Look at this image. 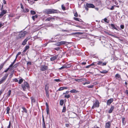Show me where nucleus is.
<instances>
[{"mask_svg":"<svg viewBox=\"0 0 128 128\" xmlns=\"http://www.w3.org/2000/svg\"><path fill=\"white\" fill-rule=\"evenodd\" d=\"M13 74V72L12 73V74H10V76H9V78H11L12 77V74Z\"/></svg>","mask_w":128,"mask_h":128,"instance_id":"nucleus-57","label":"nucleus"},{"mask_svg":"<svg viewBox=\"0 0 128 128\" xmlns=\"http://www.w3.org/2000/svg\"><path fill=\"white\" fill-rule=\"evenodd\" d=\"M64 103V100H60V104L62 106L63 105Z\"/></svg>","mask_w":128,"mask_h":128,"instance_id":"nucleus-27","label":"nucleus"},{"mask_svg":"<svg viewBox=\"0 0 128 128\" xmlns=\"http://www.w3.org/2000/svg\"><path fill=\"white\" fill-rule=\"evenodd\" d=\"M67 68V66H65V65H64L62 66V67H61L59 69V70H62L63 69H64V68Z\"/></svg>","mask_w":128,"mask_h":128,"instance_id":"nucleus-28","label":"nucleus"},{"mask_svg":"<svg viewBox=\"0 0 128 128\" xmlns=\"http://www.w3.org/2000/svg\"><path fill=\"white\" fill-rule=\"evenodd\" d=\"M86 6L88 8H94L95 7L92 4L86 3Z\"/></svg>","mask_w":128,"mask_h":128,"instance_id":"nucleus-8","label":"nucleus"},{"mask_svg":"<svg viewBox=\"0 0 128 128\" xmlns=\"http://www.w3.org/2000/svg\"><path fill=\"white\" fill-rule=\"evenodd\" d=\"M125 93L127 95H128V90H126Z\"/></svg>","mask_w":128,"mask_h":128,"instance_id":"nucleus-61","label":"nucleus"},{"mask_svg":"<svg viewBox=\"0 0 128 128\" xmlns=\"http://www.w3.org/2000/svg\"><path fill=\"white\" fill-rule=\"evenodd\" d=\"M115 77L118 79L121 78L120 76L118 74H116L115 75Z\"/></svg>","mask_w":128,"mask_h":128,"instance_id":"nucleus-23","label":"nucleus"},{"mask_svg":"<svg viewBox=\"0 0 128 128\" xmlns=\"http://www.w3.org/2000/svg\"><path fill=\"white\" fill-rule=\"evenodd\" d=\"M94 86V85H92L90 86H87V87L88 88H92Z\"/></svg>","mask_w":128,"mask_h":128,"instance_id":"nucleus-49","label":"nucleus"},{"mask_svg":"<svg viewBox=\"0 0 128 128\" xmlns=\"http://www.w3.org/2000/svg\"><path fill=\"white\" fill-rule=\"evenodd\" d=\"M102 62L100 61H98L97 63V64L98 65H100L102 66Z\"/></svg>","mask_w":128,"mask_h":128,"instance_id":"nucleus-36","label":"nucleus"},{"mask_svg":"<svg viewBox=\"0 0 128 128\" xmlns=\"http://www.w3.org/2000/svg\"><path fill=\"white\" fill-rule=\"evenodd\" d=\"M19 63H17L16 64L13 66V67L14 68H16V67L18 66L19 65Z\"/></svg>","mask_w":128,"mask_h":128,"instance_id":"nucleus-37","label":"nucleus"},{"mask_svg":"<svg viewBox=\"0 0 128 128\" xmlns=\"http://www.w3.org/2000/svg\"><path fill=\"white\" fill-rule=\"evenodd\" d=\"M2 11L1 14H0V18H1L2 16L5 14H6L7 12V10H1Z\"/></svg>","mask_w":128,"mask_h":128,"instance_id":"nucleus-6","label":"nucleus"},{"mask_svg":"<svg viewBox=\"0 0 128 128\" xmlns=\"http://www.w3.org/2000/svg\"><path fill=\"white\" fill-rule=\"evenodd\" d=\"M69 92V91H67L66 92H64L63 93V94H68Z\"/></svg>","mask_w":128,"mask_h":128,"instance_id":"nucleus-54","label":"nucleus"},{"mask_svg":"<svg viewBox=\"0 0 128 128\" xmlns=\"http://www.w3.org/2000/svg\"><path fill=\"white\" fill-rule=\"evenodd\" d=\"M86 80V78H80V82L85 81Z\"/></svg>","mask_w":128,"mask_h":128,"instance_id":"nucleus-38","label":"nucleus"},{"mask_svg":"<svg viewBox=\"0 0 128 128\" xmlns=\"http://www.w3.org/2000/svg\"><path fill=\"white\" fill-rule=\"evenodd\" d=\"M114 99L113 98H110V99L108 100L107 102V104L108 105H110L113 102Z\"/></svg>","mask_w":128,"mask_h":128,"instance_id":"nucleus-7","label":"nucleus"},{"mask_svg":"<svg viewBox=\"0 0 128 128\" xmlns=\"http://www.w3.org/2000/svg\"><path fill=\"white\" fill-rule=\"evenodd\" d=\"M99 106V101L98 100H96L95 102L94 103L93 105L92 106V108L94 109L95 107H98Z\"/></svg>","mask_w":128,"mask_h":128,"instance_id":"nucleus-3","label":"nucleus"},{"mask_svg":"<svg viewBox=\"0 0 128 128\" xmlns=\"http://www.w3.org/2000/svg\"><path fill=\"white\" fill-rule=\"evenodd\" d=\"M26 33V31L21 32L18 35V36L20 38L24 37Z\"/></svg>","mask_w":128,"mask_h":128,"instance_id":"nucleus-5","label":"nucleus"},{"mask_svg":"<svg viewBox=\"0 0 128 128\" xmlns=\"http://www.w3.org/2000/svg\"><path fill=\"white\" fill-rule=\"evenodd\" d=\"M111 27V28L112 29H114L115 30H118L116 28V27L115 25L113 24H112L110 25Z\"/></svg>","mask_w":128,"mask_h":128,"instance_id":"nucleus-13","label":"nucleus"},{"mask_svg":"<svg viewBox=\"0 0 128 128\" xmlns=\"http://www.w3.org/2000/svg\"><path fill=\"white\" fill-rule=\"evenodd\" d=\"M30 13L32 15H34L36 14V12L34 10H31L30 11Z\"/></svg>","mask_w":128,"mask_h":128,"instance_id":"nucleus-32","label":"nucleus"},{"mask_svg":"<svg viewBox=\"0 0 128 128\" xmlns=\"http://www.w3.org/2000/svg\"><path fill=\"white\" fill-rule=\"evenodd\" d=\"M104 21L105 22L107 23H108L109 22V21L107 20V19L106 18H105L104 19Z\"/></svg>","mask_w":128,"mask_h":128,"instance_id":"nucleus-44","label":"nucleus"},{"mask_svg":"<svg viewBox=\"0 0 128 128\" xmlns=\"http://www.w3.org/2000/svg\"><path fill=\"white\" fill-rule=\"evenodd\" d=\"M13 81L15 82H18V80L16 78L13 79Z\"/></svg>","mask_w":128,"mask_h":128,"instance_id":"nucleus-47","label":"nucleus"},{"mask_svg":"<svg viewBox=\"0 0 128 128\" xmlns=\"http://www.w3.org/2000/svg\"><path fill=\"white\" fill-rule=\"evenodd\" d=\"M110 126L111 122H108L106 124L105 128H110Z\"/></svg>","mask_w":128,"mask_h":128,"instance_id":"nucleus-9","label":"nucleus"},{"mask_svg":"<svg viewBox=\"0 0 128 128\" xmlns=\"http://www.w3.org/2000/svg\"><path fill=\"white\" fill-rule=\"evenodd\" d=\"M114 6H112L110 9L111 10H114Z\"/></svg>","mask_w":128,"mask_h":128,"instance_id":"nucleus-63","label":"nucleus"},{"mask_svg":"<svg viewBox=\"0 0 128 128\" xmlns=\"http://www.w3.org/2000/svg\"><path fill=\"white\" fill-rule=\"evenodd\" d=\"M23 79L22 78H21L19 80V82H18V83L19 84H21L22 82H23Z\"/></svg>","mask_w":128,"mask_h":128,"instance_id":"nucleus-35","label":"nucleus"},{"mask_svg":"<svg viewBox=\"0 0 128 128\" xmlns=\"http://www.w3.org/2000/svg\"><path fill=\"white\" fill-rule=\"evenodd\" d=\"M27 41L25 39L23 41L22 44L23 45H25Z\"/></svg>","mask_w":128,"mask_h":128,"instance_id":"nucleus-26","label":"nucleus"},{"mask_svg":"<svg viewBox=\"0 0 128 128\" xmlns=\"http://www.w3.org/2000/svg\"><path fill=\"white\" fill-rule=\"evenodd\" d=\"M22 87L23 88V90L24 91H25L26 90V88L25 85L24 84H22Z\"/></svg>","mask_w":128,"mask_h":128,"instance_id":"nucleus-22","label":"nucleus"},{"mask_svg":"<svg viewBox=\"0 0 128 128\" xmlns=\"http://www.w3.org/2000/svg\"><path fill=\"white\" fill-rule=\"evenodd\" d=\"M62 9L63 10H66L64 6L63 5H62Z\"/></svg>","mask_w":128,"mask_h":128,"instance_id":"nucleus-42","label":"nucleus"},{"mask_svg":"<svg viewBox=\"0 0 128 128\" xmlns=\"http://www.w3.org/2000/svg\"><path fill=\"white\" fill-rule=\"evenodd\" d=\"M74 16L76 17H77L78 16V13L76 12V13L74 14Z\"/></svg>","mask_w":128,"mask_h":128,"instance_id":"nucleus-59","label":"nucleus"},{"mask_svg":"<svg viewBox=\"0 0 128 128\" xmlns=\"http://www.w3.org/2000/svg\"><path fill=\"white\" fill-rule=\"evenodd\" d=\"M58 10L54 9H48L45 10L44 12L45 13L48 14H54L58 12Z\"/></svg>","mask_w":128,"mask_h":128,"instance_id":"nucleus-1","label":"nucleus"},{"mask_svg":"<svg viewBox=\"0 0 128 128\" xmlns=\"http://www.w3.org/2000/svg\"><path fill=\"white\" fill-rule=\"evenodd\" d=\"M74 19L78 21H79L81 22V20H82L79 18H74Z\"/></svg>","mask_w":128,"mask_h":128,"instance_id":"nucleus-21","label":"nucleus"},{"mask_svg":"<svg viewBox=\"0 0 128 128\" xmlns=\"http://www.w3.org/2000/svg\"><path fill=\"white\" fill-rule=\"evenodd\" d=\"M125 118H122V122L123 124L124 125H125L126 123V121L125 120Z\"/></svg>","mask_w":128,"mask_h":128,"instance_id":"nucleus-15","label":"nucleus"},{"mask_svg":"<svg viewBox=\"0 0 128 128\" xmlns=\"http://www.w3.org/2000/svg\"><path fill=\"white\" fill-rule=\"evenodd\" d=\"M8 74H6L2 78V79L0 81V84H2L5 81L6 79L7 78L8 76Z\"/></svg>","mask_w":128,"mask_h":128,"instance_id":"nucleus-2","label":"nucleus"},{"mask_svg":"<svg viewBox=\"0 0 128 128\" xmlns=\"http://www.w3.org/2000/svg\"><path fill=\"white\" fill-rule=\"evenodd\" d=\"M100 72L101 73L105 74L108 72V71L106 70H104L102 71H100Z\"/></svg>","mask_w":128,"mask_h":128,"instance_id":"nucleus-24","label":"nucleus"},{"mask_svg":"<svg viewBox=\"0 0 128 128\" xmlns=\"http://www.w3.org/2000/svg\"><path fill=\"white\" fill-rule=\"evenodd\" d=\"M9 69H10V68H8L4 71V72H7V71H8V70Z\"/></svg>","mask_w":128,"mask_h":128,"instance_id":"nucleus-62","label":"nucleus"},{"mask_svg":"<svg viewBox=\"0 0 128 128\" xmlns=\"http://www.w3.org/2000/svg\"><path fill=\"white\" fill-rule=\"evenodd\" d=\"M107 62H102V66H104L106 65Z\"/></svg>","mask_w":128,"mask_h":128,"instance_id":"nucleus-41","label":"nucleus"},{"mask_svg":"<svg viewBox=\"0 0 128 128\" xmlns=\"http://www.w3.org/2000/svg\"><path fill=\"white\" fill-rule=\"evenodd\" d=\"M73 34H82V33L80 32H76V33H73Z\"/></svg>","mask_w":128,"mask_h":128,"instance_id":"nucleus-56","label":"nucleus"},{"mask_svg":"<svg viewBox=\"0 0 128 128\" xmlns=\"http://www.w3.org/2000/svg\"><path fill=\"white\" fill-rule=\"evenodd\" d=\"M55 45L56 46H60L61 45L60 42H58L56 43Z\"/></svg>","mask_w":128,"mask_h":128,"instance_id":"nucleus-33","label":"nucleus"},{"mask_svg":"<svg viewBox=\"0 0 128 128\" xmlns=\"http://www.w3.org/2000/svg\"><path fill=\"white\" fill-rule=\"evenodd\" d=\"M22 108L23 109V111L24 112H26V108H25L24 107H23ZM22 112H23V111H22Z\"/></svg>","mask_w":128,"mask_h":128,"instance_id":"nucleus-46","label":"nucleus"},{"mask_svg":"<svg viewBox=\"0 0 128 128\" xmlns=\"http://www.w3.org/2000/svg\"><path fill=\"white\" fill-rule=\"evenodd\" d=\"M10 110V108L9 107H8L6 108V112H9Z\"/></svg>","mask_w":128,"mask_h":128,"instance_id":"nucleus-50","label":"nucleus"},{"mask_svg":"<svg viewBox=\"0 0 128 128\" xmlns=\"http://www.w3.org/2000/svg\"><path fill=\"white\" fill-rule=\"evenodd\" d=\"M10 124H11V122H10V121L9 122V124L8 125V126L7 127V128H10Z\"/></svg>","mask_w":128,"mask_h":128,"instance_id":"nucleus-58","label":"nucleus"},{"mask_svg":"<svg viewBox=\"0 0 128 128\" xmlns=\"http://www.w3.org/2000/svg\"><path fill=\"white\" fill-rule=\"evenodd\" d=\"M11 92V90H9L8 91V95H7V96L8 97H9L10 96V94Z\"/></svg>","mask_w":128,"mask_h":128,"instance_id":"nucleus-29","label":"nucleus"},{"mask_svg":"<svg viewBox=\"0 0 128 128\" xmlns=\"http://www.w3.org/2000/svg\"><path fill=\"white\" fill-rule=\"evenodd\" d=\"M42 126L45 125V124L44 120L42 121Z\"/></svg>","mask_w":128,"mask_h":128,"instance_id":"nucleus-64","label":"nucleus"},{"mask_svg":"<svg viewBox=\"0 0 128 128\" xmlns=\"http://www.w3.org/2000/svg\"><path fill=\"white\" fill-rule=\"evenodd\" d=\"M49 85L48 84H47L45 86V91L48 90Z\"/></svg>","mask_w":128,"mask_h":128,"instance_id":"nucleus-12","label":"nucleus"},{"mask_svg":"<svg viewBox=\"0 0 128 128\" xmlns=\"http://www.w3.org/2000/svg\"><path fill=\"white\" fill-rule=\"evenodd\" d=\"M29 48V46H26L25 47V49L26 50H27Z\"/></svg>","mask_w":128,"mask_h":128,"instance_id":"nucleus-55","label":"nucleus"},{"mask_svg":"<svg viewBox=\"0 0 128 128\" xmlns=\"http://www.w3.org/2000/svg\"><path fill=\"white\" fill-rule=\"evenodd\" d=\"M48 69V67L45 65H42L40 67V70L42 71H44Z\"/></svg>","mask_w":128,"mask_h":128,"instance_id":"nucleus-4","label":"nucleus"},{"mask_svg":"<svg viewBox=\"0 0 128 128\" xmlns=\"http://www.w3.org/2000/svg\"><path fill=\"white\" fill-rule=\"evenodd\" d=\"M46 96L47 98H48L49 97V92L48 90L46 91Z\"/></svg>","mask_w":128,"mask_h":128,"instance_id":"nucleus-25","label":"nucleus"},{"mask_svg":"<svg viewBox=\"0 0 128 128\" xmlns=\"http://www.w3.org/2000/svg\"><path fill=\"white\" fill-rule=\"evenodd\" d=\"M60 44L61 45L63 44H66V43H67V42L64 41H62L60 42Z\"/></svg>","mask_w":128,"mask_h":128,"instance_id":"nucleus-31","label":"nucleus"},{"mask_svg":"<svg viewBox=\"0 0 128 128\" xmlns=\"http://www.w3.org/2000/svg\"><path fill=\"white\" fill-rule=\"evenodd\" d=\"M58 55H56L51 57L50 58V60L51 61H53L56 60L58 57Z\"/></svg>","mask_w":128,"mask_h":128,"instance_id":"nucleus-10","label":"nucleus"},{"mask_svg":"<svg viewBox=\"0 0 128 128\" xmlns=\"http://www.w3.org/2000/svg\"><path fill=\"white\" fill-rule=\"evenodd\" d=\"M23 11L24 12H28L29 11V10L28 8H25V9H24Z\"/></svg>","mask_w":128,"mask_h":128,"instance_id":"nucleus-30","label":"nucleus"},{"mask_svg":"<svg viewBox=\"0 0 128 128\" xmlns=\"http://www.w3.org/2000/svg\"><path fill=\"white\" fill-rule=\"evenodd\" d=\"M124 26L123 25H121L120 26V28L122 29H123L124 28Z\"/></svg>","mask_w":128,"mask_h":128,"instance_id":"nucleus-51","label":"nucleus"},{"mask_svg":"<svg viewBox=\"0 0 128 128\" xmlns=\"http://www.w3.org/2000/svg\"><path fill=\"white\" fill-rule=\"evenodd\" d=\"M24 84L25 85L26 87L27 88H30V86L29 85V84L27 82H25Z\"/></svg>","mask_w":128,"mask_h":128,"instance_id":"nucleus-14","label":"nucleus"},{"mask_svg":"<svg viewBox=\"0 0 128 128\" xmlns=\"http://www.w3.org/2000/svg\"><path fill=\"white\" fill-rule=\"evenodd\" d=\"M68 88V87H60L58 90H57L58 91H61L62 90H64V89H66Z\"/></svg>","mask_w":128,"mask_h":128,"instance_id":"nucleus-11","label":"nucleus"},{"mask_svg":"<svg viewBox=\"0 0 128 128\" xmlns=\"http://www.w3.org/2000/svg\"><path fill=\"white\" fill-rule=\"evenodd\" d=\"M21 54V52H18V53L16 55V59L18 56V55H20Z\"/></svg>","mask_w":128,"mask_h":128,"instance_id":"nucleus-40","label":"nucleus"},{"mask_svg":"<svg viewBox=\"0 0 128 128\" xmlns=\"http://www.w3.org/2000/svg\"><path fill=\"white\" fill-rule=\"evenodd\" d=\"M54 80L56 82H60L61 81V80L59 79H55Z\"/></svg>","mask_w":128,"mask_h":128,"instance_id":"nucleus-45","label":"nucleus"},{"mask_svg":"<svg viewBox=\"0 0 128 128\" xmlns=\"http://www.w3.org/2000/svg\"><path fill=\"white\" fill-rule=\"evenodd\" d=\"M38 17V16L37 15H36L35 16H32V18L33 20L34 21L35 18H36Z\"/></svg>","mask_w":128,"mask_h":128,"instance_id":"nucleus-20","label":"nucleus"},{"mask_svg":"<svg viewBox=\"0 0 128 128\" xmlns=\"http://www.w3.org/2000/svg\"><path fill=\"white\" fill-rule=\"evenodd\" d=\"M70 95L68 94L67 95H65L64 96V97L65 98H70Z\"/></svg>","mask_w":128,"mask_h":128,"instance_id":"nucleus-39","label":"nucleus"},{"mask_svg":"<svg viewBox=\"0 0 128 128\" xmlns=\"http://www.w3.org/2000/svg\"><path fill=\"white\" fill-rule=\"evenodd\" d=\"M54 18H53L52 17H50L49 18H47L45 20L46 21H50L52 19H54Z\"/></svg>","mask_w":128,"mask_h":128,"instance_id":"nucleus-19","label":"nucleus"},{"mask_svg":"<svg viewBox=\"0 0 128 128\" xmlns=\"http://www.w3.org/2000/svg\"><path fill=\"white\" fill-rule=\"evenodd\" d=\"M114 106H111V107L110 108V110H109L108 112H112L113 109H114Z\"/></svg>","mask_w":128,"mask_h":128,"instance_id":"nucleus-17","label":"nucleus"},{"mask_svg":"<svg viewBox=\"0 0 128 128\" xmlns=\"http://www.w3.org/2000/svg\"><path fill=\"white\" fill-rule=\"evenodd\" d=\"M46 112H49V109L48 108V105L47 102L46 103Z\"/></svg>","mask_w":128,"mask_h":128,"instance_id":"nucleus-18","label":"nucleus"},{"mask_svg":"<svg viewBox=\"0 0 128 128\" xmlns=\"http://www.w3.org/2000/svg\"><path fill=\"white\" fill-rule=\"evenodd\" d=\"M66 110V108L65 107H64L62 112H65Z\"/></svg>","mask_w":128,"mask_h":128,"instance_id":"nucleus-48","label":"nucleus"},{"mask_svg":"<svg viewBox=\"0 0 128 128\" xmlns=\"http://www.w3.org/2000/svg\"><path fill=\"white\" fill-rule=\"evenodd\" d=\"M30 36H28L27 37L25 40L27 41L29 40L30 39Z\"/></svg>","mask_w":128,"mask_h":128,"instance_id":"nucleus-52","label":"nucleus"},{"mask_svg":"<svg viewBox=\"0 0 128 128\" xmlns=\"http://www.w3.org/2000/svg\"><path fill=\"white\" fill-rule=\"evenodd\" d=\"M72 114L73 115L74 117H73V118H75L76 117V116H78L77 114L75 113V112H72Z\"/></svg>","mask_w":128,"mask_h":128,"instance_id":"nucleus-34","label":"nucleus"},{"mask_svg":"<svg viewBox=\"0 0 128 128\" xmlns=\"http://www.w3.org/2000/svg\"><path fill=\"white\" fill-rule=\"evenodd\" d=\"M70 92L71 93H77L78 92V91L76 90L75 89H73L70 91Z\"/></svg>","mask_w":128,"mask_h":128,"instance_id":"nucleus-16","label":"nucleus"},{"mask_svg":"<svg viewBox=\"0 0 128 128\" xmlns=\"http://www.w3.org/2000/svg\"><path fill=\"white\" fill-rule=\"evenodd\" d=\"M4 65V64H1L0 66V70L2 69L3 68V66Z\"/></svg>","mask_w":128,"mask_h":128,"instance_id":"nucleus-43","label":"nucleus"},{"mask_svg":"<svg viewBox=\"0 0 128 128\" xmlns=\"http://www.w3.org/2000/svg\"><path fill=\"white\" fill-rule=\"evenodd\" d=\"M60 47H57L56 48H54L55 50H58L60 49Z\"/></svg>","mask_w":128,"mask_h":128,"instance_id":"nucleus-53","label":"nucleus"},{"mask_svg":"<svg viewBox=\"0 0 128 128\" xmlns=\"http://www.w3.org/2000/svg\"><path fill=\"white\" fill-rule=\"evenodd\" d=\"M90 82L89 81H88V82H86L84 83V85H85V84H90Z\"/></svg>","mask_w":128,"mask_h":128,"instance_id":"nucleus-60","label":"nucleus"}]
</instances>
